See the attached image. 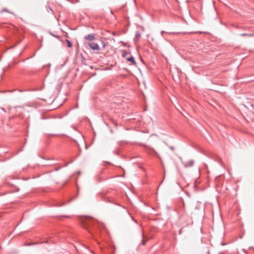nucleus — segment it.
Instances as JSON below:
<instances>
[{"instance_id": "f257e3e1", "label": "nucleus", "mask_w": 254, "mask_h": 254, "mask_svg": "<svg viewBox=\"0 0 254 254\" xmlns=\"http://www.w3.org/2000/svg\"><path fill=\"white\" fill-rule=\"evenodd\" d=\"M123 57L125 58L127 61L130 62L132 64H135L136 63L134 59V58L131 56H129V54L127 53H124L123 55Z\"/></svg>"}, {"instance_id": "f03ea898", "label": "nucleus", "mask_w": 254, "mask_h": 254, "mask_svg": "<svg viewBox=\"0 0 254 254\" xmlns=\"http://www.w3.org/2000/svg\"><path fill=\"white\" fill-rule=\"evenodd\" d=\"M88 45L93 50L99 51L100 50V47L97 43L92 42L89 43Z\"/></svg>"}, {"instance_id": "7ed1b4c3", "label": "nucleus", "mask_w": 254, "mask_h": 254, "mask_svg": "<svg viewBox=\"0 0 254 254\" xmlns=\"http://www.w3.org/2000/svg\"><path fill=\"white\" fill-rule=\"evenodd\" d=\"M84 38L88 41H92L95 39V35L93 34H88L85 36Z\"/></svg>"}, {"instance_id": "20e7f679", "label": "nucleus", "mask_w": 254, "mask_h": 254, "mask_svg": "<svg viewBox=\"0 0 254 254\" xmlns=\"http://www.w3.org/2000/svg\"><path fill=\"white\" fill-rule=\"evenodd\" d=\"M65 42L67 43V46L68 47H71L72 46L71 43L68 40H66Z\"/></svg>"}, {"instance_id": "39448f33", "label": "nucleus", "mask_w": 254, "mask_h": 254, "mask_svg": "<svg viewBox=\"0 0 254 254\" xmlns=\"http://www.w3.org/2000/svg\"><path fill=\"white\" fill-rule=\"evenodd\" d=\"M242 35L245 36V35H247V34H243Z\"/></svg>"}, {"instance_id": "423d86ee", "label": "nucleus", "mask_w": 254, "mask_h": 254, "mask_svg": "<svg viewBox=\"0 0 254 254\" xmlns=\"http://www.w3.org/2000/svg\"><path fill=\"white\" fill-rule=\"evenodd\" d=\"M184 205H185V203H183V205H184V208H183V209H185Z\"/></svg>"}, {"instance_id": "0eeeda50", "label": "nucleus", "mask_w": 254, "mask_h": 254, "mask_svg": "<svg viewBox=\"0 0 254 254\" xmlns=\"http://www.w3.org/2000/svg\"><path fill=\"white\" fill-rule=\"evenodd\" d=\"M192 164H193L192 161H191V164H190V165H192Z\"/></svg>"}]
</instances>
